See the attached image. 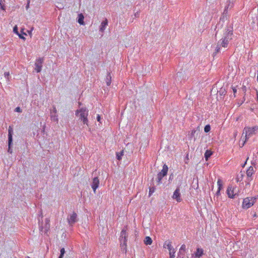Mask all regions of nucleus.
Segmentation results:
<instances>
[{
  "label": "nucleus",
  "mask_w": 258,
  "mask_h": 258,
  "mask_svg": "<svg viewBox=\"0 0 258 258\" xmlns=\"http://www.w3.org/2000/svg\"><path fill=\"white\" fill-rule=\"evenodd\" d=\"M76 115L83 121L84 124L88 125V110L86 108H81L76 111Z\"/></svg>",
  "instance_id": "nucleus-1"
},
{
  "label": "nucleus",
  "mask_w": 258,
  "mask_h": 258,
  "mask_svg": "<svg viewBox=\"0 0 258 258\" xmlns=\"http://www.w3.org/2000/svg\"><path fill=\"white\" fill-rule=\"evenodd\" d=\"M255 198L247 197L243 199L242 207L243 209H247L253 205L255 202Z\"/></svg>",
  "instance_id": "nucleus-2"
},
{
  "label": "nucleus",
  "mask_w": 258,
  "mask_h": 258,
  "mask_svg": "<svg viewBox=\"0 0 258 258\" xmlns=\"http://www.w3.org/2000/svg\"><path fill=\"white\" fill-rule=\"evenodd\" d=\"M258 130V126L245 127L244 128L243 134H245V140L248 139L250 136L255 134V132Z\"/></svg>",
  "instance_id": "nucleus-3"
},
{
  "label": "nucleus",
  "mask_w": 258,
  "mask_h": 258,
  "mask_svg": "<svg viewBox=\"0 0 258 258\" xmlns=\"http://www.w3.org/2000/svg\"><path fill=\"white\" fill-rule=\"evenodd\" d=\"M168 170V167L167 165L164 164L163 166L162 170L157 174V180L158 184H160L162 178L166 175Z\"/></svg>",
  "instance_id": "nucleus-4"
},
{
  "label": "nucleus",
  "mask_w": 258,
  "mask_h": 258,
  "mask_svg": "<svg viewBox=\"0 0 258 258\" xmlns=\"http://www.w3.org/2000/svg\"><path fill=\"white\" fill-rule=\"evenodd\" d=\"M127 234L126 231L124 229L121 230L120 232V241H121V246L123 247V246L126 248L127 246Z\"/></svg>",
  "instance_id": "nucleus-5"
},
{
  "label": "nucleus",
  "mask_w": 258,
  "mask_h": 258,
  "mask_svg": "<svg viewBox=\"0 0 258 258\" xmlns=\"http://www.w3.org/2000/svg\"><path fill=\"white\" fill-rule=\"evenodd\" d=\"M233 28L231 26L227 27L225 29L223 38L230 41L232 39Z\"/></svg>",
  "instance_id": "nucleus-6"
},
{
  "label": "nucleus",
  "mask_w": 258,
  "mask_h": 258,
  "mask_svg": "<svg viewBox=\"0 0 258 258\" xmlns=\"http://www.w3.org/2000/svg\"><path fill=\"white\" fill-rule=\"evenodd\" d=\"M229 41V40L223 37L218 43V45L216 49V52H218L219 51V45H221L223 47H226L228 46Z\"/></svg>",
  "instance_id": "nucleus-7"
},
{
  "label": "nucleus",
  "mask_w": 258,
  "mask_h": 258,
  "mask_svg": "<svg viewBox=\"0 0 258 258\" xmlns=\"http://www.w3.org/2000/svg\"><path fill=\"white\" fill-rule=\"evenodd\" d=\"M172 198L173 199L176 200L178 203L181 202L182 199L181 198L179 187H177L176 188L173 192Z\"/></svg>",
  "instance_id": "nucleus-8"
},
{
  "label": "nucleus",
  "mask_w": 258,
  "mask_h": 258,
  "mask_svg": "<svg viewBox=\"0 0 258 258\" xmlns=\"http://www.w3.org/2000/svg\"><path fill=\"white\" fill-rule=\"evenodd\" d=\"M43 62V58H39L37 59L36 61L35 66V70L37 73L40 72L41 71L42 66Z\"/></svg>",
  "instance_id": "nucleus-9"
},
{
  "label": "nucleus",
  "mask_w": 258,
  "mask_h": 258,
  "mask_svg": "<svg viewBox=\"0 0 258 258\" xmlns=\"http://www.w3.org/2000/svg\"><path fill=\"white\" fill-rule=\"evenodd\" d=\"M50 228L49 224V220L47 219L45 220V225L44 227L41 226L40 227V230L43 232L44 234H47V232L49 231Z\"/></svg>",
  "instance_id": "nucleus-10"
},
{
  "label": "nucleus",
  "mask_w": 258,
  "mask_h": 258,
  "mask_svg": "<svg viewBox=\"0 0 258 258\" xmlns=\"http://www.w3.org/2000/svg\"><path fill=\"white\" fill-rule=\"evenodd\" d=\"M99 184V180L97 177H94L93 179L92 188L94 192H95L96 189L98 187Z\"/></svg>",
  "instance_id": "nucleus-11"
},
{
  "label": "nucleus",
  "mask_w": 258,
  "mask_h": 258,
  "mask_svg": "<svg viewBox=\"0 0 258 258\" xmlns=\"http://www.w3.org/2000/svg\"><path fill=\"white\" fill-rule=\"evenodd\" d=\"M77 214L73 213L70 217L68 218V222L70 225H73L77 221Z\"/></svg>",
  "instance_id": "nucleus-12"
},
{
  "label": "nucleus",
  "mask_w": 258,
  "mask_h": 258,
  "mask_svg": "<svg viewBox=\"0 0 258 258\" xmlns=\"http://www.w3.org/2000/svg\"><path fill=\"white\" fill-rule=\"evenodd\" d=\"M204 254V250L201 248H197L195 253V257L200 258Z\"/></svg>",
  "instance_id": "nucleus-13"
},
{
  "label": "nucleus",
  "mask_w": 258,
  "mask_h": 258,
  "mask_svg": "<svg viewBox=\"0 0 258 258\" xmlns=\"http://www.w3.org/2000/svg\"><path fill=\"white\" fill-rule=\"evenodd\" d=\"M227 194L228 196L230 198H233L234 197V189L232 188V187H228L227 189Z\"/></svg>",
  "instance_id": "nucleus-14"
},
{
  "label": "nucleus",
  "mask_w": 258,
  "mask_h": 258,
  "mask_svg": "<svg viewBox=\"0 0 258 258\" xmlns=\"http://www.w3.org/2000/svg\"><path fill=\"white\" fill-rule=\"evenodd\" d=\"M12 133H13V128L12 126H9V145H11L12 143Z\"/></svg>",
  "instance_id": "nucleus-15"
},
{
  "label": "nucleus",
  "mask_w": 258,
  "mask_h": 258,
  "mask_svg": "<svg viewBox=\"0 0 258 258\" xmlns=\"http://www.w3.org/2000/svg\"><path fill=\"white\" fill-rule=\"evenodd\" d=\"M163 247L167 248L168 249V250H171V249L173 248L172 246L171 242L170 241H165L164 243Z\"/></svg>",
  "instance_id": "nucleus-16"
},
{
  "label": "nucleus",
  "mask_w": 258,
  "mask_h": 258,
  "mask_svg": "<svg viewBox=\"0 0 258 258\" xmlns=\"http://www.w3.org/2000/svg\"><path fill=\"white\" fill-rule=\"evenodd\" d=\"M213 154V152L211 150H207L205 153V158L206 161H208L209 158Z\"/></svg>",
  "instance_id": "nucleus-17"
},
{
  "label": "nucleus",
  "mask_w": 258,
  "mask_h": 258,
  "mask_svg": "<svg viewBox=\"0 0 258 258\" xmlns=\"http://www.w3.org/2000/svg\"><path fill=\"white\" fill-rule=\"evenodd\" d=\"M144 243L148 245H151L152 242V239L149 236H146L144 240Z\"/></svg>",
  "instance_id": "nucleus-18"
},
{
  "label": "nucleus",
  "mask_w": 258,
  "mask_h": 258,
  "mask_svg": "<svg viewBox=\"0 0 258 258\" xmlns=\"http://www.w3.org/2000/svg\"><path fill=\"white\" fill-rule=\"evenodd\" d=\"M107 24L108 21L107 19H105L101 23L100 29L101 31L103 32L105 30L106 26L107 25Z\"/></svg>",
  "instance_id": "nucleus-19"
},
{
  "label": "nucleus",
  "mask_w": 258,
  "mask_h": 258,
  "mask_svg": "<svg viewBox=\"0 0 258 258\" xmlns=\"http://www.w3.org/2000/svg\"><path fill=\"white\" fill-rule=\"evenodd\" d=\"M254 172L253 167L250 166L246 171V174L247 176L250 177Z\"/></svg>",
  "instance_id": "nucleus-20"
},
{
  "label": "nucleus",
  "mask_w": 258,
  "mask_h": 258,
  "mask_svg": "<svg viewBox=\"0 0 258 258\" xmlns=\"http://www.w3.org/2000/svg\"><path fill=\"white\" fill-rule=\"evenodd\" d=\"M84 16L82 14L79 15L78 23L81 25H84Z\"/></svg>",
  "instance_id": "nucleus-21"
},
{
  "label": "nucleus",
  "mask_w": 258,
  "mask_h": 258,
  "mask_svg": "<svg viewBox=\"0 0 258 258\" xmlns=\"http://www.w3.org/2000/svg\"><path fill=\"white\" fill-rule=\"evenodd\" d=\"M170 258H174L175 250L173 248H172L171 250H169Z\"/></svg>",
  "instance_id": "nucleus-22"
},
{
  "label": "nucleus",
  "mask_w": 258,
  "mask_h": 258,
  "mask_svg": "<svg viewBox=\"0 0 258 258\" xmlns=\"http://www.w3.org/2000/svg\"><path fill=\"white\" fill-rule=\"evenodd\" d=\"M123 155V151H122L120 152L116 153V158L118 160H120L121 159L122 156Z\"/></svg>",
  "instance_id": "nucleus-23"
},
{
  "label": "nucleus",
  "mask_w": 258,
  "mask_h": 258,
  "mask_svg": "<svg viewBox=\"0 0 258 258\" xmlns=\"http://www.w3.org/2000/svg\"><path fill=\"white\" fill-rule=\"evenodd\" d=\"M217 185L218 186V189L221 190L222 188V186H223L222 181L221 179H218Z\"/></svg>",
  "instance_id": "nucleus-24"
},
{
  "label": "nucleus",
  "mask_w": 258,
  "mask_h": 258,
  "mask_svg": "<svg viewBox=\"0 0 258 258\" xmlns=\"http://www.w3.org/2000/svg\"><path fill=\"white\" fill-rule=\"evenodd\" d=\"M211 126L209 124L206 125L204 127V131L205 133H208L210 131Z\"/></svg>",
  "instance_id": "nucleus-25"
},
{
  "label": "nucleus",
  "mask_w": 258,
  "mask_h": 258,
  "mask_svg": "<svg viewBox=\"0 0 258 258\" xmlns=\"http://www.w3.org/2000/svg\"><path fill=\"white\" fill-rule=\"evenodd\" d=\"M107 81H106V84L107 86H109L111 84V76L110 74L107 75Z\"/></svg>",
  "instance_id": "nucleus-26"
},
{
  "label": "nucleus",
  "mask_w": 258,
  "mask_h": 258,
  "mask_svg": "<svg viewBox=\"0 0 258 258\" xmlns=\"http://www.w3.org/2000/svg\"><path fill=\"white\" fill-rule=\"evenodd\" d=\"M64 253H65V249H64V248H62L60 249V255L59 256V258H62Z\"/></svg>",
  "instance_id": "nucleus-27"
},
{
  "label": "nucleus",
  "mask_w": 258,
  "mask_h": 258,
  "mask_svg": "<svg viewBox=\"0 0 258 258\" xmlns=\"http://www.w3.org/2000/svg\"><path fill=\"white\" fill-rule=\"evenodd\" d=\"M4 76L8 80H9L10 77V73L9 72H5L4 73Z\"/></svg>",
  "instance_id": "nucleus-28"
},
{
  "label": "nucleus",
  "mask_w": 258,
  "mask_h": 258,
  "mask_svg": "<svg viewBox=\"0 0 258 258\" xmlns=\"http://www.w3.org/2000/svg\"><path fill=\"white\" fill-rule=\"evenodd\" d=\"M155 188L154 187L150 188L149 190V196H151L154 191Z\"/></svg>",
  "instance_id": "nucleus-29"
},
{
  "label": "nucleus",
  "mask_w": 258,
  "mask_h": 258,
  "mask_svg": "<svg viewBox=\"0 0 258 258\" xmlns=\"http://www.w3.org/2000/svg\"><path fill=\"white\" fill-rule=\"evenodd\" d=\"M13 31H14V32L15 33H16L17 34H19V33H18V28H17V27L16 26L14 27Z\"/></svg>",
  "instance_id": "nucleus-30"
},
{
  "label": "nucleus",
  "mask_w": 258,
  "mask_h": 258,
  "mask_svg": "<svg viewBox=\"0 0 258 258\" xmlns=\"http://www.w3.org/2000/svg\"><path fill=\"white\" fill-rule=\"evenodd\" d=\"M232 89L233 90V92L234 93V97H235V94L237 92L236 89L235 87H232Z\"/></svg>",
  "instance_id": "nucleus-31"
},
{
  "label": "nucleus",
  "mask_w": 258,
  "mask_h": 258,
  "mask_svg": "<svg viewBox=\"0 0 258 258\" xmlns=\"http://www.w3.org/2000/svg\"><path fill=\"white\" fill-rule=\"evenodd\" d=\"M15 111H16V112H21V108H20L19 107H16V108H15Z\"/></svg>",
  "instance_id": "nucleus-32"
},
{
  "label": "nucleus",
  "mask_w": 258,
  "mask_h": 258,
  "mask_svg": "<svg viewBox=\"0 0 258 258\" xmlns=\"http://www.w3.org/2000/svg\"><path fill=\"white\" fill-rule=\"evenodd\" d=\"M8 152H9L11 154L12 153V150L11 149V145H10L9 144Z\"/></svg>",
  "instance_id": "nucleus-33"
},
{
  "label": "nucleus",
  "mask_w": 258,
  "mask_h": 258,
  "mask_svg": "<svg viewBox=\"0 0 258 258\" xmlns=\"http://www.w3.org/2000/svg\"><path fill=\"white\" fill-rule=\"evenodd\" d=\"M196 131L195 130H193L191 131V136L192 137L194 136L195 133H196Z\"/></svg>",
  "instance_id": "nucleus-34"
},
{
  "label": "nucleus",
  "mask_w": 258,
  "mask_h": 258,
  "mask_svg": "<svg viewBox=\"0 0 258 258\" xmlns=\"http://www.w3.org/2000/svg\"><path fill=\"white\" fill-rule=\"evenodd\" d=\"M100 119H101V117L98 114L97 116V120L98 121L100 122Z\"/></svg>",
  "instance_id": "nucleus-35"
},
{
  "label": "nucleus",
  "mask_w": 258,
  "mask_h": 258,
  "mask_svg": "<svg viewBox=\"0 0 258 258\" xmlns=\"http://www.w3.org/2000/svg\"><path fill=\"white\" fill-rule=\"evenodd\" d=\"M220 190H221L218 189L216 193V195L217 196H219L220 195Z\"/></svg>",
  "instance_id": "nucleus-36"
},
{
  "label": "nucleus",
  "mask_w": 258,
  "mask_h": 258,
  "mask_svg": "<svg viewBox=\"0 0 258 258\" xmlns=\"http://www.w3.org/2000/svg\"><path fill=\"white\" fill-rule=\"evenodd\" d=\"M18 35H19V36L20 38L23 39H25V38L24 36H23L22 35H21V34H19Z\"/></svg>",
  "instance_id": "nucleus-37"
},
{
  "label": "nucleus",
  "mask_w": 258,
  "mask_h": 258,
  "mask_svg": "<svg viewBox=\"0 0 258 258\" xmlns=\"http://www.w3.org/2000/svg\"><path fill=\"white\" fill-rule=\"evenodd\" d=\"M185 246L184 245H182L181 246V248L180 249H185Z\"/></svg>",
  "instance_id": "nucleus-38"
},
{
  "label": "nucleus",
  "mask_w": 258,
  "mask_h": 258,
  "mask_svg": "<svg viewBox=\"0 0 258 258\" xmlns=\"http://www.w3.org/2000/svg\"><path fill=\"white\" fill-rule=\"evenodd\" d=\"M257 100L258 101V92L257 91Z\"/></svg>",
  "instance_id": "nucleus-39"
},
{
  "label": "nucleus",
  "mask_w": 258,
  "mask_h": 258,
  "mask_svg": "<svg viewBox=\"0 0 258 258\" xmlns=\"http://www.w3.org/2000/svg\"><path fill=\"white\" fill-rule=\"evenodd\" d=\"M28 258H30V257L28 256Z\"/></svg>",
  "instance_id": "nucleus-40"
}]
</instances>
